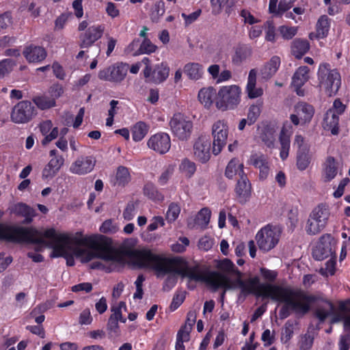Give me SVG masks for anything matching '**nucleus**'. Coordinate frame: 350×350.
<instances>
[{
  "instance_id": "f257e3e1",
  "label": "nucleus",
  "mask_w": 350,
  "mask_h": 350,
  "mask_svg": "<svg viewBox=\"0 0 350 350\" xmlns=\"http://www.w3.org/2000/svg\"><path fill=\"white\" fill-rule=\"evenodd\" d=\"M131 259L139 267L155 271L158 277L174 273L182 278H187L190 280L205 282L214 288H237L244 296L254 294L262 298H269L283 304L279 312L280 317L282 319L287 318L292 312L306 314L310 304L317 299L316 297L308 295L299 288L271 283L260 284L257 276L242 279L241 273V275H237L232 280L217 271H204L198 266L189 267L180 257L157 255L149 250H134L131 252Z\"/></svg>"
},
{
  "instance_id": "f03ea898",
  "label": "nucleus",
  "mask_w": 350,
  "mask_h": 350,
  "mask_svg": "<svg viewBox=\"0 0 350 350\" xmlns=\"http://www.w3.org/2000/svg\"><path fill=\"white\" fill-rule=\"evenodd\" d=\"M38 242L53 249L52 257L66 258L67 264L70 266L74 265L73 256L85 262L94 258H100L119 264L122 260L120 254L99 242L94 237L72 238L68 233L59 232L54 228L46 230Z\"/></svg>"
},
{
  "instance_id": "7ed1b4c3",
  "label": "nucleus",
  "mask_w": 350,
  "mask_h": 350,
  "mask_svg": "<svg viewBox=\"0 0 350 350\" xmlns=\"http://www.w3.org/2000/svg\"><path fill=\"white\" fill-rule=\"evenodd\" d=\"M319 86L328 96H335L341 86V75L336 68L332 69L330 64L321 63L317 71Z\"/></svg>"
},
{
  "instance_id": "20e7f679",
  "label": "nucleus",
  "mask_w": 350,
  "mask_h": 350,
  "mask_svg": "<svg viewBox=\"0 0 350 350\" xmlns=\"http://www.w3.org/2000/svg\"><path fill=\"white\" fill-rule=\"evenodd\" d=\"M241 90L237 85H224L219 88L216 98L219 110L234 109L241 101Z\"/></svg>"
},
{
  "instance_id": "39448f33",
  "label": "nucleus",
  "mask_w": 350,
  "mask_h": 350,
  "mask_svg": "<svg viewBox=\"0 0 350 350\" xmlns=\"http://www.w3.org/2000/svg\"><path fill=\"white\" fill-rule=\"evenodd\" d=\"M329 212L324 204L316 206L310 213L306 225V230L309 234L319 233L326 226Z\"/></svg>"
},
{
  "instance_id": "423d86ee",
  "label": "nucleus",
  "mask_w": 350,
  "mask_h": 350,
  "mask_svg": "<svg viewBox=\"0 0 350 350\" xmlns=\"http://www.w3.org/2000/svg\"><path fill=\"white\" fill-rule=\"evenodd\" d=\"M308 295L316 297V299L310 304L309 309H310L311 306L314 304H317V307L316 309V316L321 321H323L327 317L333 314V317L331 319V323H336L340 322L343 320V323L345 324V319L350 316V313L345 316H343L339 313H335V308L334 305L327 299H323L319 295H312L306 293ZM310 310H308L309 311Z\"/></svg>"
},
{
  "instance_id": "0eeeda50",
  "label": "nucleus",
  "mask_w": 350,
  "mask_h": 350,
  "mask_svg": "<svg viewBox=\"0 0 350 350\" xmlns=\"http://www.w3.org/2000/svg\"><path fill=\"white\" fill-rule=\"evenodd\" d=\"M346 109L347 106L340 98L335 99L332 107L324 114L323 120L324 129L330 131L334 135H338L339 133V116L344 113Z\"/></svg>"
},
{
  "instance_id": "6e6552de",
  "label": "nucleus",
  "mask_w": 350,
  "mask_h": 350,
  "mask_svg": "<svg viewBox=\"0 0 350 350\" xmlns=\"http://www.w3.org/2000/svg\"><path fill=\"white\" fill-rule=\"evenodd\" d=\"M280 237V230L278 228L267 225L257 232L256 240L260 250L269 252L278 244Z\"/></svg>"
},
{
  "instance_id": "1a4fd4ad",
  "label": "nucleus",
  "mask_w": 350,
  "mask_h": 350,
  "mask_svg": "<svg viewBox=\"0 0 350 350\" xmlns=\"http://www.w3.org/2000/svg\"><path fill=\"white\" fill-rule=\"evenodd\" d=\"M172 134L179 140L187 141L191 136L193 122L181 113H176L170 121Z\"/></svg>"
},
{
  "instance_id": "9d476101",
  "label": "nucleus",
  "mask_w": 350,
  "mask_h": 350,
  "mask_svg": "<svg viewBox=\"0 0 350 350\" xmlns=\"http://www.w3.org/2000/svg\"><path fill=\"white\" fill-rule=\"evenodd\" d=\"M37 114L35 106L29 100H22L12 108L10 118L13 122L25 124L31 121Z\"/></svg>"
},
{
  "instance_id": "9b49d317",
  "label": "nucleus",
  "mask_w": 350,
  "mask_h": 350,
  "mask_svg": "<svg viewBox=\"0 0 350 350\" xmlns=\"http://www.w3.org/2000/svg\"><path fill=\"white\" fill-rule=\"evenodd\" d=\"M3 213L0 210V218ZM33 230L23 227H11L0 224V239L9 241L21 242L31 239Z\"/></svg>"
},
{
  "instance_id": "f8f14e48",
  "label": "nucleus",
  "mask_w": 350,
  "mask_h": 350,
  "mask_svg": "<svg viewBox=\"0 0 350 350\" xmlns=\"http://www.w3.org/2000/svg\"><path fill=\"white\" fill-rule=\"evenodd\" d=\"M128 69L129 64L118 62L100 70L98 72V77L100 80L120 83L126 76Z\"/></svg>"
},
{
  "instance_id": "ddd939ff",
  "label": "nucleus",
  "mask_w": 350,
  "mask_h": 350,
  "mask_svg": "<svg viewBox=\"0 0 350 350\" xmlns=\"http://www.w3.org/2000/svg\"><path fill=\"white\" fill-rule=\"evenodd\" d=\"M228 126L224 120H217L212 126L213 136L212 153H220L226 145Z\"/></svg>"
},
{
  "instance_id": "4468645a",
  "label": "nucleus",
  "mask_w": 350,
  "mask_h": 350,
  "mask_svg": "<svg viewBox=\"0 0 350 350\" xmlns=\"http://www.w3.org/2000/svg\"><path fill=\"white\" fill-rule=\"evenodd\" d=\"M335 240L328 234L321 237L312 250V256L317 260L332 256L335 253Z\"/></svg>"
},
{
  "instance_id": "2eb2a0df",
  "label": "nucleus",
  "mask_w": 350,
  "mask_h": 350,
  "mask_svg": "<svg viewBox=\"0 0 350 350\" xmlns=\"http://www.w3.org/2000/svg\"><path fill=\"white\" fill-rule=\"evenodd\" d=\"M295 112L296 114H291L290 119L294 125L297 126L300 122L306 124L311 121L314 114V108L306 102H299L295 106Z\"/></svg>"
},
{
  "instance_id": "dca6fc26",
  "label": "nucleus",
  "mask_w": 350,
  "mask_h": 350,
  "mask_svg": "<svg viewBox=\"0 0 350 350\" xmlns=\"http://www.w3.org/2000/svg\"><path fill=\"white\" fill-rule=\"evenodd\" d=\"M105 27L103 25H94L89 27L79 36V46L81 49L92 46L103 35Z\"/></svg>"
},
{
  "instance_id": "f3484780",
  "label": "nucleus",
  "mask_w": 350,
  "mask_h": 350,
  "mask_svg": "<svg viewBox=\"0 0 350 350\" xmlns=\"http://www.w3.org/2000/svg\"><path fill=\"white\" fill-rule=\"evenodd\" d=\"M95 163L96 159L93 156L81 154L72 162L70 172L75 174L84 175L93 170Z\"/></svg>"
},
{
  "instance_id": "a211bd4d",
  "label": "nucleus",
  "mask_w": 350,
  "mask_h": 350,
  "mask_svg": "<svg viewBox=\"0 0 350 350\" xmlns=\"http://www.w3.org/2000/svg\"><path fill=\"white\" fill-rule=\"evenodd\" d=\"M147 145L157 153H167L171 147V139L166 133H157L149 138Z\"/></svg>"
},
{
  "instance_id": "6ab92c4d",
  "label": "nucleus",
  "mask_w": 350,
  "mask_h": 350,
  "mask_svg": "<svg viewBox=\"0 0 350 350\" xmlns=\"http://www.w3.org/2000/svg\"><path fill=\"white\" fill-rule=\"evenodd\" d=\"M297 0H269V12L275 16L281 17L284 13L287 18L295 19L291 12H287Z\"/></svg>"
},
{
  "instance_id": "aec40b11",
  "label": "nucleus",
  "mask_w": 350,
  "mask_h": 350,
  "mask_svg": "<svg viewBox=\"0 0 350 350\" xmlns=\"http://www.w3.org/2000/svg\"><path fill=\"white\" fill-rule=\"evenodd\" d=\"M23 55L28 63L39 64L46 59L47 52L43 46L29 44L25 46Z\"/></svg>"
},
{
  "instance_id": "412c9836",
  "label": "nucleus",
  "mask_w": 350,
  "mask_h": 350,
  "mask_svg": "<svg viewBox=\"0 0 350 350\" xmlns=\"http://www.w3.org/2000/svg\"><path fill=\"white\" fill-rule=\"evenodd\" d=\"M309 71L310 69L308 66H299L292 77L291 84L295 88V92L299 96H304L305 94V91L302 89V87L309 79Z\"/></svg>"
},
{
  "instance_id": "4be33fe9",
  "label": "nucleus",
  "mask_w": 350,
  "mask_h": 350,
  "mask_svg": "<svg viewBox=\"0 0 350 350\" xmlns=\"http://www.w3.org/2000/svg\"><path fill=\"white\" fill-rule=\"evenodd\" d=\"M237 200L241 204L249 201L252 195V186L245 175H241L235 187Z\"/></svg>"
},
{
  "instance_id": "5701e85b",
  "label": "nucleus",
  "mask_w": 350,
  "mask_h": 350,
  "mask_svg": "<svg viewBox=\"0 0 350 350\" xmlns=\"http://www.w3.org/2000/svg\"><path fill=\"white\" fill-rule=\"evenodd\" d=\"M131 180V175L129 169L119 166L110 178V183L113 187L123 188Z\"/></svg>"
},
{
  "instance_id": "b1692460",
  "label": "nucleus",
  "mask_w": 350,
  "mask_h": 350,
  "mask_svg": "<svg viewBox=\"0 0 350 350\" xmlns=\"http://www.w3.org/2000/svg\"><path fill=\"white\" fill-rule=\"evenodd\" d=\"M280 64V58L277 55L273 56L260 69L262 79L266 81L270 79L278 70Z\"/></svg>"
},
{
  "instance_id": "393cba45",
  "label": "nucleus",
  "mask_w": 350,
  "mask_h": 350,
  "mask_svg": "<svg viewBox=\"0 0 350 350\" xmlns=\"http://www.w3.org/2000/svg\"><path fill=\"white\" fill-rule=\"evenodd\" d=\"M338 163L332 157H328L323 164L322 170V180L324 183L330 182L337 175Z\"/></svg>"
},
{
  "instance_id": "a878e982",
  "label": "nucleus",
  "mask_w": 350,
  "mask_h": 350,
  "mask_svg": "<svg viewBox=\"0 0 350 350\" xmlns=\"http://www.w3.org/2000/svg\"><path fill=\"white\" fill-rule=\"evenodd\" d=\"M64 161L62 154H53V157L45 166L42 171V176L44 178H53L59 171Z\"/></svg>"
},
{
  "instance_id": "bb28decb",
  "label": "nucleus",
  "mask_w": 350,
  "mask_h": 350,
  "mask_svg": "<svg viewBox=\"0 0 350 350\" xmlns=\"http://www.w3.org/2000/svg\"><path fill=\"white\" fill-rule=\"evenodd\" d=\"M310 42L304 38H295L291 43V51L296 59H301L310 50Z\"/></svg>"
},
{
  "instance_id": "cd10ccee",
  "label": "nucleus",
  "mask_w": 350,
  "mask_h": 350,
  "mask_svg": "<svg viewBox=\"0 0 350 350\" xmlns=\"http://www.w3.org/2000/svg\"><path fill=\"white\" fill-rule=\"evenodd\" d=\"M170 68L165 62L155 65L154 69L151 70L150 78L153 83H161L165 81L169 76Z\"/></svg>"
},
{
  "instance_id": "c85d7f7f",
  "label": "nucleus",
  "mask_w": 350,
  "mask_h": 350,
  "mask_svg": "<svg viewBox=\"0 0 350 350\" xmlns=\"http://www.w3.org/2000/svg\"><path fill=\"white\" fill-rule=\"evenodd\" d=\"M11 213L25 217V223H30L36 216L35 210L24 203H18L11 208Z\"/></svg>"
},
{
  "instance_id": "c756f323",
  "label": "nucleus",
  "mask_w": 350,
  "mask_h": 350,
  "mask_svg": "<svg viewBox=\"0 0 350 350\" xmlns=\"http://www.w3.org/2000/svg\"><path fill=\"white\" fill-rule=\"evenodd\" d=\"M256 71L252 69L248 75L247 83L246 85V92L250 98H256L260 97L263 94V90L261 88H256Z\"/></svg>"
},
{
  "instance_id": "7c9ffc66",
  "label": "nucleus",
  "mask_w": 350,
  "mask_h": 350,
  "mask_svg": "<svg viewBox=\"0 0 350 350\" xmlns=\"http://www.w3.org/2000/svg\"><path fill=\"white\" fill-rule=\"evenodd\" d=\"M252 55V49L246 44H239L234 49V53L232 56V62L234 65L240 66Z\"/></svg>"
},
{
  "instance_id": "2f4dec72",
  "label": "nucleus",
  "mask_w": 350,
  "mask_h": 350,
  "mask_svg": "<svg viewBox=\"0 0 350 350\" xmlns=\"http://www.w3.org/2000/svg\"><path fill=\"white\" fill-rule=\"evenodd\" d=\"M217 93L216 90L213 87L204 88L199 91L198 99L200 102L204 105L205 107L209 108L213 103H216Z\"/></svg>"
},
{
  "instance_id": "473e14b6",
  "label": "nucleus",
  "mask_w": 350,
  "mask_h": 350,
  "mask_svg": "<svg viewBox=\"0 0 350 350\" xmlns=\"http://www.w3.org/2000/svg\"><path fill=\"white\" fill-rule=\"evenodd\" d=\"M216 267L221 271L218 273L226 275L230 278L231 275H241V272L236 268L233 262L229 259L224 258L219 260L216 264Z\"/></svg>"
},
{
  "instance_id": "72a5a7b5",
  "label": "nucleus",
  "mask_w": 350,
  "mask_h": 350,
  "mask_svg": "<svg viewBox=\"0 0 350 350\" xmlns=\"http://www.w3.org/2000/svg\"><path fill=\"white\" fill-rule=\"evenodd\" d=\"M184 73L191 80H198L202 78L204 70L202 64L196 62L186 64L183 68Z\"/></svg>"
},
{
  "instance_id": "f704fd0d",
  "label": "nucleus",
  "mask_w": 350,
  "mask_h": 350,
  "mask_svg": "<svg viewBox=\"0 0 350 350\" xmlns=\"http://www.w3.org/2000/svg\"><path fill=\"white\" fill-rule=\"evenodd\" d=\"M243 164L238 159H232L228 164L225 174L227 178H232L234 175L238 174L240 177L244 175L243 170Z\"/></svg>"
},
{
  "instance_id": "c9c22d12",
  "label": "nucleus",
  "mask_w": 350,
  "mask_h": 350,
  "mask_svg": "<svg viewBox=\"0 0 350 350\" xmlns=\"http://www.w3.org/2000/svg\"><path fill=\"white\" fill-rule=\"evenodd\" d=\"M194 153H211V140L209 136H200L193 145Z\"/></svg>"
},
{
  "instance_id": "e433bc0d",
  "label": "nucleus",
  "mask_w": 350,
  "mask_h": 350,
  "mask_svg": "<svg viewBox=\"0 0 350 350\" xmlns=\"http://www.w3.org/2000/svg\"><path fill=\"white\" fill-rule=\"evenodd\" d=\"M330 27L329 18L326 15L321 16L317 23V38H325L329 32Z\"/></svg>"
},
{
  "instance_id": "4c0bfd02",
  "label": "nucleus",
  "mask_w": 350,
  "mask_h": 350,
  "mask_svg": "<svg viewBox=\"0 0 350 350\" xmlns=\"http://www.w3.org/2000/svg\"><path fill=\"white\" fill-rule=\"evenodd\" d=\"M250 161L252 165L259 168L260 178H265L269 173V165L263 155L258 156L256 154L255 156H252Z\"/></svg>"
},
{
  "instance_id": "58836bf2",
  "label": "nucleus",
  "mask_w": 350,
  "mask_h": 350,
  "mask_svg": "<svg viewBox=\"0 0 350 350\" xmlns=\"http://www.w3.org/2000/svg\"><path fill=\"white\" fill-rule=\"evenodd\" d=\"M32 101L41 110L49 109L56 105L54 98L46 95L36 96L33 97Z\"/></svg>"
},
{
  "instance_id": "ea45409f",
  "label": "nucleus",
  "mask_w": 350,
  "mask_h": 350,
  "mask_svg": "<svg viewBox=\"0 0 350 350\" xmlns=\"http://www.w3.org/2000/svg\"><path fill=\"white\" fill-rule=\"evenodd\" d=\"M148 131V126L144 122H137L132 128V138L135 142L142 141Z\"/></svg>"
},
{
  "instance_id": "a19ab883",
  "label": "nucleus",
  "mask_w": 350,
  "mask_h": 350,
  "mask_svg": "<svg viewBox=\"0 0 350 350\" xmlns=\"http://www.w3.org/2000/svg\"><path fill=\"white\" fill-rule=\"evenodd\" d=\"M211 218V211L207 208H202L196 217V225L202 228H205Z\"/></svg>"
},
{
  "instance_id": "79ce46f5",
  "label": "nucleus",
  "mask_w": 350,
  "mask_h": 350,
  "mask_svg": "<svg viewBox=\"0 0 350 350\" xmlns=\"http://www.w3.org/2000/svg\"><path fill=\"white\" fill-rule=\"evenodd\" d=\"M293 148L297 149V153H308L310 145L305 137L301 135H296L293 142Z\"/></svg>"
},
{
  "instance_id": "37998d69",
  "label": "nucleus",
  "mask_w": 350,
  "mask_h": 350,
  "mask_svg": "<svg viewBox=\"0 0 350 350\" xmlns=\"http://www.w3.org/2000/svg\"><path fill=\"white\" fill-rule=\"evenodd\" d=\"M211 4L213 8V12L220 13L224 8H226V13H230L233 3H229V0H211Z\"/></svg>"
},
{
  "instance_id": "c03bdc74",
  "label": "nucleus",
  "mask_w": 350,
  "mask_h": 350,
  "mask_svg": "<svg viewBox=\"0 0 350 350\" xmlns=\"http://www.w3.org/2000/svg\"><path fill=\"white\" fill-rule=\"evenodd\" d=\"M279 140L281 146L280 153H288L291 144L290 135L287 133L284 126L281 130Z\"/></svg>"
},
{
  "instance_id": "a18cd8bd",
  "label": "nucleus",
  "mask_w": 350,
  "mask_h": 350,
  "mask_svg": "<svg viewBox=\"0 0 350 350\" xmlns=\"http://www.w3.org/2000/svg\"><path fill=\"white\" fill-rule=\"evenodd\" d=\"M157 49V46L152 44L150 39H144L135 55L150 54L154 53Z\"/></svg>"
},
{
  "instance_id": "49530a36",
  "label": "nucleus",
  "mask_w": 350,
  "mask_h": 350,
  "mask_svg": "<svg viewBox=\"0 0 350 350\" xmlns=\"http://www.w3.org/2000/svg\"><path fill=\"white\" fill-rule=\"evenodd\" d=\"M179 169L187 177L190 178L194 174L196 166L193 162L184 159L180 165Z\"/></svg>"
},
{
  "instance_id": "de8ad7c7",
  "label": "nucleus",
  "mask_w": 350,
  "mask_h": 350,
  "mask_svg": "<svg viewBox=\"0 0 350 350\" xmlns=\"http://www.w3.org/2000/svg\"><path fill=\"white\" fill-rule=\"evenodd\" d=\"M14 65L15 62L12 59H4L0 61V79L10 73Z\"/></svg>"
},
{
  "instance_id": "09e8293b",
  "label": "nucleus",
  "mask_w": 350,
  "mask_h": 350,
  "mask_svg": "<svg viewBox=\"0 0 350 350\" xmlns=\"http://www.w3.org/2000/svg\"><path fill=\"white\" fill-rule=\"evenodd\" d=\"M123 309H126V304L124 301H120L116 304H113L111 308L112 314L110 317L124 323L126 320L122 319V310Z\"/></svg>"
},
{
  "instance_id": "8fccbe9b",
  "label": "nucleus",
  "mask_w": 350,
  "mask_h": 350,
  "mask_svg": "<svg viewBox=\"0 0 350 350\" xmlns=\"http://www.w3.org/2000/svg\"><path fill=\"white\" fill-rule=\"evenodd\" d=\"M180 213V208L176 204H171L166 213V219L168 222H174L178 217Z\"/></svg>"
},
{
  "instance_id": "3c124183",
  "label": "nucleus",
  "mask_w": 350,
  "mask_h": 350,
  "mask_svg": "<svg viewBox=\"0 0 350 350\" xmlns=\"http://www.w3.org/2000/svg\"><path fill=\"white\" fill-rule=\"evenodd\" d=\"M278 31L284 39L291 40L297 34V28L282 25L279 27Z\"/></svg>"
},
{
  "instance_id": "603ef678",
  "label": "nucleus",
  "mask_w": 350,
  "mask_h": 350,
  "mask_svg": "<svg viewBox=\"0 0 350 350\" xmlns=\"http://www.w3.org/2000/svg\"><path fill=\"white\" fill-rule=\"evenodd\" d=\"M293 335V325L287 321L282 329L281 340L284 343L288 342Z\"/></svg>"
},
{
  "instance_id": "864d4df0",
  "label": "nucleus",
  "mask_w": 350,
  "mask_h": 350,
  "mask_svg": "<svg viewBox=\"0 0 350 350\" xmlns=\"http://www.w3.org/2000/svg\"><path fill=\"white\" fill-rule=\"evenodd\" d=\"M260 114V108L257 105H252L249 108L247 113L248 124H253L258 119Z\"/></svg>"
},
{
  "instance_id": "5fc2aeb1",
  "label": "nucleus",
  "mask_w": 350,
  "mask_h": 350,
  "mask_svg": "<svg viewBox=\"0 0 350 350\" xmlns=\"http://www.w3.org/2000/svg\"><path fill=\"white\" fill-rule=\"evenodd\" d=\"M179 242L174 243L171 245L173 252L181 253L185 251L187 246L189 244V241L187 237H180Z\"/></svg>"
},
{
  "instance_id": "6e6d98bb",
  "label": "nucleus",
  "mask_w": 350,
  "mask_h": 350,
  "mask_svg": "<svg viewBox=\"0 0 350 350\" xmlns=\"http://www.w3.org/2000/svg\"><path fill=\"white\" fill-rule=\"evenodd\" d=\"M12 23V13L9 11L0 14V31L5 29Z\"/></svg>"
},
{
  "instance_id": "4d7b16f0",
  "label": "nucleus",
  "mask_w": 350,
  "mask_h": 350,
  "mask_svg": "<svg viewBox=\"0 0 350 350\" xmlns=\"http://www.w3.org/2000/svg\"><path fill=\"white\" fill-rule=\"evenodd\" d=\"M313 344V337L310 334H306L301 336L299 340L300 350H309Z\"/></svg>"
},
{
  "instance_id": "13d9d810",
  "label": "nucleus",
  "mask_w": 350,
  "mask_h": 350,
  "mask_svg": "<svg viewBox=\"0 0 350 350\" xmlns=\"http://www.w3.org/2000/svg\"><path fill=\"white\" fill-rule=\"evenodd\" d=\"M202 10L200 9H198L189 14L182 13L181 16L185 20V26H188L195 22L200 16Z\"/></svg>"
},
{
  "instance_id": "bf43d9fd",
  "label": "nucleus",
  "mask_w": 350,
  "mask_h": 350,
  "mask_svg": "<svg viewBox=\"0 0 350 350\" xmlns=\"http://www.w3.org/2000/svg\"><path fill=\"white\" fill-rule=\"evenodd\" d=\"M191 331V327L185 325L181 327L180 330L178 332L176 336V340L182 341V342H188L190 338L189 333Z\"/></svg>"
},
{
  "instance_id": "052dcab7",
  "label": "nucleus",
  "mask_w": 350,
  "mask_h": 350,
  "mask_svg": "<svg viewBox=\"0 0 350 350\" xmlns=\"http://www.w3.org/2000/svg\"><path fill=\"white\" fill-rule=\"evenodd\" d=\"M92 317L90 309L86 308L83 310L79 315V323L81 325H90L92 322Z\"/></svg>"
},
{
  "instance_id": "680f3d73",
  "label": "nucleus",
  "mask_w": 350,
  "mask_h": 350,
  "mask_svg": "<svg viewBox=\"0 0 350 350\" xmlns=\"http://www.w3.org/2000/svg\"><path fill=\"white\" fill-rule=\"evenodd\" d=\"M165 225L164 219L161 216H154L150 220V224L147 226L148 231H154L157 230L159 226H163Z\"/></svg>"
},
{
  "instance_id": "e2e57ef3",
  "label": "nucleus",
  "mask_w": 350,
  "mask_h": 350,
  "mask_svg": "<svg viewBox=\"0 0 350 350\" xmlns=\"http://www.w3.org/2000/svg\"><path fill=\"white\" fill-rule=\"evenodd\" d=\"M174 170V166H172V165L167 166L165 169V170L162 172L161 175L160 176V177L159 178V183L161 185H165L167 183L169 178L172 175Z\"/></svg>"
},
{
  "instance_id": "0e129e2a",
  "label": "nucleus",
  "mask_w": 350,
  "mask_h": 350,
  "mask_svg": "<svg viewBox=\"0 0 350 350\" xmlns=\"http://www.w3.org/2000/svg\"><path fill=\"white\" fill-rule=\"evenodd\" d=\"M71 16L70 12H64L59 16L55 21V28L56 29H62L64 28L66 23Z\"/></svg>"
},
{
  "instance_id": "69168bd1",
  "label": "nucleus",
  "mask_w": 350,
  "mask_h": 350,
  "mask_svg": "<svg viewBox=\"0 0 350 350\" xmlns=\"http://www.w3.org/2000/svg\"><path fill=\"white\" fill-rule=\"evenodd\" d=\"M100 230L103 233H114L118 231V227L111 220H107L102 224Z\"/></svg>"
},
{
  "instance_id": "338daca9",
  "label": "nucleus",
  "mask_w": 350,
  "mask_h": 350,
  "mask_svg": "<svg viewBox=\"0 0 350 350\" xmlns=\"http://www.w3.org/2000/svg\"><path fill=\"white\" fill-rule=\"evenodd\" d=\"M310 162L308 154H299L297 159V165L299 170H304Z\"/></svg>"
},
{
  "instance_id": "774afa93",
  "label": "nucleus",
  "mask_w": 350,
  "mask_h": 350,
  "mask_svg": "<svg viewBox=\"0 0 350 350\" xmlns=\"http://www.w3.org/2000/svg\"><path fill=\"white\" fill-rule=\"evenodd\" d=\"M240 16L243 18L245 23L254 25L258 22V21L256 18H255V17L251 14V12L246 9H243L241 10Z\"/></svg>"
}]
</instances>
